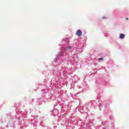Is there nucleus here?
<instances>
[{
  "label": "nucleus",
  "mask_w": 129,
  "mask_h": 129,
  "mask_svg": "<svg viewBox=\"0 0 129 129\" xmlns=\"http://www.w3.org/2000/svg\"><path fill=\"white\" fill-rule=\"evenodd\" d=\"M67 50H68V49H66V51H67Z\"/></svg>",
  "instance_id": "nucleus-7"
},
{
  "label": "nucleus",
  "mask_w": 129,
  "mask_h": 129,
  "mask_svg": "<svg viewBox=\"0 0 129 129\" xmlns=\"http://www.w3.org/2000/svg\"><path fill=\"white\" fill-rule=\"evenodd\" d=\"M120 39H124V34H121L120 35Z\"/></svg>",
  "instance_id": "nucleus-2"
},
{
  "label": "nucleus",
  "mask_w": 129,
  "mask_h": 129,
  "mask_svg": "<svg viewBox=\"0 0 129 129\" xmlns=\"http://www.w3.org/2000/svg\"><path fill=\"white\" fill-rule=\"evenodd\" d=\"M77 36H80L81 35H82V32L80 30H78L76 32Z\"/></svg>",
  "instance_id": "nucleus-1"
},
{
  "label": "nucleus",
  "mask_w": 129,
  "mask_h": 129,
  "mask_svg": "<svg viewBox=\"0 0 129 129\" xmlns=\"http://www.w3.org/2000/svg\"><path fill=\"white\" fill-rule=\"evenodd\" d=\"M98 59L99 60H103V58H99Z\"/></svg>",
  "instance_id": "nucleus-4"
},
{
  "label": "nucleus",
  "mask_w": 129,
  "mask_h": 129,
  "mask_svg": "<svg viewBox=\"0 0 129 129\" xmlns=\"http://www.w3.org/2000/svg\"><path fill=\"white\" fill-rule=\"evenodd\" d=\"M72 48V46H69V47H68V49H71Z\"/></svg>",
  "instance_id": "nucleus-3"
},
{
  "label": "nucleus",
  "mask_w": 129,
  "mask_h": 129,
  "mask_svg": "<svg viewBox=\"0 0 129 129\" xmlns=\"http://www.w3.org/2000/svg\"><path fill=\"white\" fill-rule=\"evenodd\" d=\"M103 19H106V17H103Z\"/></svg>",
  "instance_id": "nucleus-5"
},
{
  "label": "nucleus",
  "mask_w": 129,
  "mask_h": 129,
  "mask_svg": "<svg viewBox=\"0 0 129 129\" xmlns=\"http://www.w3.org/2000/svg\"><path fill=\"white\" fill-rule=\"evenodd\" d=\"M126 20H128V18H126Z\"/></svg>",
  "instance_id": "nucleus-6"
}]
</instances>
